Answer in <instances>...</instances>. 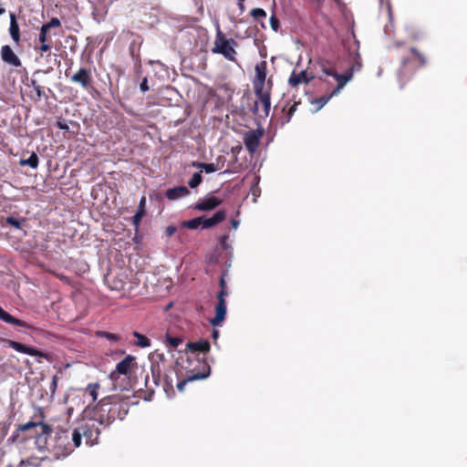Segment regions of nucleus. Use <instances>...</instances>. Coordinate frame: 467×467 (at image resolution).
Instances as JSON below:
<instances>
[{
  "label": "nucleus",
  "instance_id": "de8ad7c7",
  "mask_svg": "<svg viewBox=\"0 0 467 467\" xmlns=\"http://www.w3.org/2000/svg\"><path fill=\"white\" fill-rule=\"evenodd\" d=\"M299 103L298 102H295L287 110V113H286V121H289L291 117L293 116V114L296 112V108H297V105Z\"/></svg>",
  "mask_w": 467,
  "mask_h": 467
},
{
  "label": "nucleus",
  "instance_id": "0eeeda50",
  "mask_svg": "<svg viewBox=\"0 0 467 467\" xmlns=\"http://www.w3.org/2000/svg\"><path fill=\"white\" fill-rule=\"evenodd\" d=\"M426 65V56L417 48L410 47L409 49V55L402 57L400 59V73H405L407 70H410L411 73H413L420 67H423Z\"/></svg>",
  "mask_w": 467,
  "mask_h": 467
},
{
  "label": "nucleus",
  "instance_id": "9b49d317",
  "mask_svg": "<svg viewBox=\"0 0 467 467\" xmlns=\"http://www.w3.org/2000/svg\"><path fill=\"white\" fill-rule=\"evenodd\" d=\"M18 430L21 431L31 430L34 431L38 446H41L42 440L45 435H49L51 431V428L47 424L43 423L42 420L39 421L30 420L25 424L20 425Z\"/></svg>",
  "mask_w": 467,
  "mask_h": 467
},
{
  "label": "nucleus",
  "instance_id": "5fc2aeb1",
  "mask_svg": "<svg viewBox=\"0 0 467 467\" xmlns=\"http://www.w3.org/2000/svg\"><path fill=\"white\" fill-rule=\"evenodd\" d=\"M238 6H239V9H240V13L243 14L244 12V10H245L244 2L238 3Z\"/></svg>",
  "mask_w": 467,
  "mask_h": 467
},
{
  "label": "nucleus",
  "instance_id": "473e14b6",
  "mask_svg": "<svg viewBox=\"0 0 467 467\" xmlns=\"http://www.w3.org/2000/svg\"><path fill=\"white\" fill-rule=\"evenodd\" d=\"M25 222V219L19 220L14 216H8L5 219V223H3V225L8 224L15 227L16 229H22Z\"/></svg>",
  "mask_w": 467,
  "mask_h": 467
},
{
  "label": "nucleus",
  "instance_id": "9d476101",
  "mask_svg": "<svg viewBox=\"0 0 467 467\" xmlns=\"http://www.w3.org/2000/svg\"><path fill=\"white\" fill-rule=\"evenodd\" d=\"M1 342L5 343L6 346H8L9 348L15 349L16 351H17L19 353L26 354V355H29L32 357L42 358L47 361H50V359H51L50 355L48 353L43 352V351H41L37 348H32V347L26 346L20 342L11 340V339H6V338H2Z\"/></svg>",
  "mask_w": 467,
  "mask_h": 467
},
{
  "label": "nucleus",
  "instance_id": "e433bc0d",
  "mask_svg": "<svg viewBox=\"0 0 467 467\" xmlns=\"http://www.w3.org/2000/svg\"><path fill=\"white\" fill-rule=\"evenodd\" d=\"M201 220H202V218L200 216V217L193 218L192 220L184 221L182 223V226H184L188 229H197L200 226L202 227Z\"/></svg>",
  "mask_w": 467,
  "mask_h": 467
},
{
  "label": "nucleus",
  "instance_id": "a878e982",
  "mask_svg": "<svg viewBox=\"0 0 467 467\" xmlns=\"http://www.w3.org/2000/svg\"><path fill=\"white\" fill-rule=\"evenodd\" d=\"M216 161H217L216 164L215 163H205V162H192V166L197 167V168L201 169L202 171H204L206 173H212L220 169V167L218 166V163L220 161L223 162L224 157L219 156L216 159Z\"/></svg>",
  "mask_w": 467,
  "mask_h": 467
},
{
  "label": "nucleus",
  "instance_id": "603ef678",
  "mask_svg": "<svg viewBox=\"0 0 467 467\" xmlns=\"http://www.w3.org/2000/svg\"><path fill=\"white\" fill-rule=\"evenodd\" d=\"M125 287V282L122 280H119L116 282V284L112 286V289L115 290H123Z\"/></svg>",
  "mask_w": 467,
  "mask_h": 467
},
{
  "label": "nucleus",
  "instance_id": "f8f14e48",
  "mask_svg": "<svg viewBox=\"0 0 467 467\" xmlns=\"http://www.w3.org/2000/svg\"><path fill=\"white\" fill-rule=\"evenodd\" d=\"M264 130L261 129L252 130L245 132L244 136V143L249 153L254 154L257 151Z\"/></svg>",
  "mask_w": 467,
  "mask_h": 467
},
{
  "label": "nucleus",
  "instance_id": "f03ea898",
  "mask_svg": "<svg viewBox=\"0 0 467 467\" xmlns=\"http://www.w3.org/2000/svg\"><path fill=\"white\" fill-rule=\"evenodd\" d=\"M129 398L117 397L103 398L95 408V417L99 424L109 426L115 420H123L129 412Z\"/></svg>",
  "mask_w": 467,
  "mask_h": 467
},
{
  "label": "nucleus",
  "instance_id": "58836bf2",
  "mask_svg": "<svg viewBox=\"0 0 467 467\" xmlns=\"http://www.w3.org/2000/svg\"><path fill=\"white\" fill-rule=\"evenodd\" d=\"M202 182V177L201 172H195L193 173L191 180L188 182V185L190 188L194 189L197 186H199Z\"/></svg>",
  "mask_w": 467,
  "mask_h": 467
},
{
  "label": "nucleus",
  "instance_id": "7ed1b4c3",
  "mask_svg": "<svg viewBox=\"0 0 467 467\" xmlns=\"http://www.w3.org/2000/svg\"><path fill=\"white\" fill-rule=\"evenodd\" d=\"M166 358L163 353H153L150 357V374L145 377V387L147 390L152 394L155 387H162V389L169 394L170 391H173L174 379L173 374L169 372L165 373L162 377V372L165 368Z\"/></svg>",
  "mask_w": 467,
  "mask_h": 467
},
{
  "label": "nucleus",
  "instance_id": "338daca9",
  "mask_svg": "<svg viewBox=\"0 0 467 467\" xmlns=\"http://www.w3.org/2000/svg\"><path fill=\"white\" fill-rule=\"evenodd\" d=\"M5 467H12V465H7V466H5Z\"/></svg>",
  "mask_w": 467,
  "mask_h": 467
},
{
  "label": "nucleus",
  "instance_id": "c756f323",
  "mask_svg": "<svg viewBox=\"0 0 467 467\" xmlns=\"http://www.w3.org/2000/svg\"><path fill=\"white\" fill-rule=\"evenodd\" d=\"M335 95H332V91L328 95L321 96L320 98L315 99L312 100V104L316 105L315 112L321 109L329 100L332 97Z\"/></svg>",
  "mask_w": 467,
  "mask_h": 467
},
{
  "label": "nucleus",
  "instance_id": "13d9d810",
  "mask_svg": "<svg viewBox=\"0 0 467 467\" xmlns=\"http://www.w3.org/2000/svg\"><path fill=\"white\" fill-rule=\"evenodd\" d=\"M5 436V431H4V430L2 431V432L0 433V442L4 440Z\"/></svg>",
  "mask_w": 467,
  "mask_h": 467
},
{
  "label": "nucleus",
  "instance_id": "0e129e2a",
  "mask_svg": "<svg viewBox=\"0 0 467 467\" xmlns=\"http://www.w3.org/2000/svg\"><path fill=\"white\" fill-rule=\"evenodd\" d=\"M130 54L134 57V51L132 49L130 50Z\"/></svg>",
  "mask_w": 467,
  "mask_h": 467
},
{
  "label": "nucleus",
  "instance_id": "c85d7f7f",
  "mask_svg": "<svg viewBox=\"0 0 467 467\" xmlns=\"http://www.w3.org/2000/svg\"><path fill=\"white\" fill-rule=\"evenodd\" d=\"M39 159L36 153L33 152L28 159H21L19 161L20 166H29L32 169L38 167Z\"/></svg>",
  "mask_w": 467,
  "mask_h": 467
},
{
  "label": "nucleus",
  "instance_id": "bf43d9fd",
  "mask_svg": "<svg viewBox=\"0 0 467 467\" xmlns=\"http://www.w3.org/2000/svg\"><path fill=\"white\" fill-rule=\"evenodd\" d=\"M5 13V9L3 7H0V16Z\"/></svg>",
  "mask_w": 467,
  "mask_h": 467
},
{
  "label": "nucleus",
  "instance_id": "8fccbe9b",
  "mask_svg": "<svg viewBox=\"0 0 467 467\" xmlns=\"http://www.w3.org/2000/svg\"><path fill=\"white\" fill-rule=\"evenodd\" d=\"M176 231H177L176 226L169 225L165 230L166 236L171 237V235H173L176 233Z\"/></svg>",
  "mask_w": 467,
  "mask_h": 467
},
{
  "label": "nucleus",
  "instance_id": "dca6fc26",
  "mask_svg": "<svg viewBox=\"0 0 467 467\" xmlns=\"http://www.w3.org/2000/svg\"><path fill=\"white\" fill-rule=\"evenodd\" d=\"M0 320H2L5 323L13 325V326H17V327L27 328L36 333H39L42 331L41 329L33 326L32 324H29L26 321H23L21 319H18V318L13 317L8 312H6L2 306H0Z\"/></svg>",
  "mask_w": 467,
  "mask_h": 467
},
{
  "label": "nucleus",
  "instance_id": "f3484780",
  "mask_svg": "<svg viewBox=\"0 0 467 467\" xmlns=\"http://www.w3.org/2000/svg\"><path fill=\"white\" fill-rule=\"evenodd\" d=\"M211 345L207 339H200L195 342H188L186 344L187 356L197 357L198 353H202L203 357L210 351Z\"/></svg>",
  "mask_w": 467,
  "mask_h": 467
},
{
  "label": "nucleus",
  "instance_id": "864d4df0",
  "mask_svg": "<svg viewBox=\"0 0 467 467\" xmlns=\"http://www.w3.org/2000/svg\"><path fill=\"white\" fill-rule=\"evenodd\" d=\"M231 224L233 226L234 229H237L238 225H239V221L238 220H235V219H232L231 220Z\"/></svg>",
  "mask_w": 467,
  "mask_h": 467
},
{
  "label": "nucleus",
  "instance_id": "7c9ffc66",
  "mask_svg": "<svg viewBox=\"0 0 467 467\" xmlns=\"http://www.w3.org/2000/svg\"><path fill=\"white\" fill-rule=\"evenodd\" d=\"M99 388L100 385L99 383H89L85 389V393L90 396L91 402L97 400Z\"/></svg>",
  "mask_w": 467,
  "mask_h": 467
},
{
  "label": "nucleus",
  "instance_id": "4be33fe9",
  "mask_svg": "<svg viewBox=\"0 0 467 467\" xmlns=\"http://www.w3.org/2000/svg\"><path fill=\"white\" fill-rule=\"evenodd\" d=\"M201 218L202 229H208L223 222L226 218V213L224 211L221 210L216 212L210 218H206L205 216H201Z\"/></svg>",
  "mask_w": 467,
  "mask_h": 467
},
{
  "label": "nucleus",
  "instance_id": "a211bd4d",
  "mask_svg": "<svg viewBox=\"0 0 467 467\" xmlns=\"http://www.w3.org/2000/svg\"><path fill=\"white\" fill-rule=\"evenodd\" d=\"M266 68L267 65L265 61H262L255 66V78L254 79V88H259V92H261V89L265 88V82L266 78Z\"/></svg>",
  "mask_w": 467,
  "mask_h": 467
},
{
  "label": "nucleus",
  "instance_id": "c03bdc74",
  "mask_svg": "<svg viewBox=\"0 0 467 467\" xmlns=\"http://www.w3.org/2000/svg\"><path fill=\"white\" fill-rule=\"evenodd\" d=\"M224 275H225V273L223 275H222V276L220 277V280H219L220 291L219 292H223L225 294V296H227L228 291H227V285H226V281L224 279Z\"/></svg>",
  "mask_w": 467,
  "mask_h": 467
},
{
  "label": "nucleus",
  "instance_id": "aec40b11",
  "mask_svg": "<svg viewBox=\"0 0 467 467\" xmlns=\"http://www.w3.org/2000/svg\"><path fill=\"white\" fill-rule=\"evenodd\" d=\"M223 202V200L215 196H208L202 200H200L194 206V209L198 211H211L219 206Z\"/></svg>",
  "mask_w": 467,
  "mask_h": 467
},
{
  "label": "nucleus",
  "instance_id": "bb28decb",
  "mask_svg": "<svg viewBox=\"0 0 467 467\" xmlns=\"http://www.w3.org/2000/svg\"><path fill=\"white\" fill-rule=\"evenodd\" d=\"M132 336L137 338V340L133 343V345L136 347L145 348H149L151 344L150 338L137 331L132 332Z\"/></svg>",
  "mask_w": 467,
  "mask_h": 467
},
{
  "label": "nucleus",
  "instance_id": "2eb2a0df",
  "mask_svg": "<svg viewBox=\"0 0 467 467\" xmlns=\"http://www.w3.org/2000/svg\"><path fill=\"white\" fill-rule=\"evenodd\" d=\"M226 316V301L225 294L223 292H218L217 294V304L215 306V316L211 319L213 327L220 326Z\"/></svg>",
  "mask_w": 467,
  "mask_h": 467
},
{
  "label": "nucleus",
  "instance_id": "72a5a7b5",
  "mask_svg": "<svg viewBox=\"0 0 467 467\" xmlns=\"http://www.w3.org/2000/svg\"><path fill=\"white\" fill-rule=\"evenodd\" d=\"M51 48H52L51 43H45V44L39 43V44H37L36 42L35 46H34L35 51L37 54H39L40 57H44V55L46 53L50 52Z\"/></svg>",
  "mask_w": 467,
  "mask_h": 467
},
{
  "label": "nucleus",
  "instance_id": "f704fd0d",
  "mask_svg": "<svg viewBox=\"0 0 467 467\" xmlns=\"http://www.w3.org/2000/svg\"><path fill=\"white\" fill-rule=\"evenodd\" d=\"M37 41L39 43L45 44V43H51V36H49V30L46 29L43 26H41Z\"/></svg>",
  "mask_w": 467,
  "mask_h": 467
},
{
  "label": "nucleus",
  "instance_id": "3c124183",
  "mask_svg": "<svg viewBox=\"0 0 467 467\" xmlns=\"http://www.w3.org/2000/svg\"><path fill=\"white\" fill-rule=\"evenodd\" d=\"M57 377L54 376L53 379H52V382L50 384V387H49V389H50L52 394L55 393V391L57 389Z\"/></svg>",
  "mask_w": 467,
  "mask_h": 467
},
{
  "label": "nucleus",
  "instance_id": "ddd939ff",
  "mask_svg": "<svg viewBox=\"0 0 467 467\" xmlns=\"http://www.w3.org/2000/svg\"><path fill=\"white\" fill-rule=\"evenodd\" d=\"M70 81L78 84L85 90H89L93 88L91 70L86 67H80L73 76H71Z\"/></svg>",
  "mask_w": 467,
  "mask_h": 467
},
{
  "label": "nucleus",
  "instance_id": "4d7b16f0",
  "mask_svg": "<svg viewBox=\"0 0 467 467\" xmlns=\"http://www.w3.org/2000/svg\"><path fill=\"white\" fill-rule=\"evenodd\" d=\"M402 46H403V44L401 42H395L393 44V47L396 49H400Z\"/></svg>",
  "mask_w": 467,
  "mask_h": 467
},
{
  "label": "nucleus",
  "instance_id": "6ab92c4d",
  "mask_svg": "<svg viewBox=\"0 0 467 467\" xmlns=\"http://www.w3.org/2000/svg\"><path fill=\"white\" fill-rule=\"evenodd\" d=\"M313 78L314 77L307 74L306 70H301L300 72L293 70L291 76L289 77L288 84L292 88H296L300 84H308Z\"/></svg>",
  "mask_w": 467,
  "mask_h": 467
},
{
  "label": "nucleus",
  "instance_id": "6e6d98bb",
  "mask_svg": "<svg viewBox=\"0 0 467 467\" xmlns=\"http://www.w3.org/2000/svg\"><path fill=\"white\" fill-rule=\"evenodd\" d=\"M212 337H213V339H217V338H218V337H219V331H218V330H216V329H213V330Z\"/></svg>",
  "mask_w": 467,
  "mask_h": 467
},
{
  "label": "nucleus",
  "instance_id": "5701e85b",
  "mask_svg": "<svg viewBox=\"0 0 467 467\" xmlns=\"http://www.w3.org/2000/svg\"><path fill=\"white\" fill-rule=\"evenodd\" d=\"M49 460L46 458L30 457L23 460L19 463V467H48Z\"/></svg>",
  "mask_w": 467,
  "mask_h": 467
},
{
  "label": "nucleus",
  "instance_id": "1a4fd4ad",
  "mask_svg": "<svg viewBox=\"0 0 467 467\" xmlns=\"http://www.w3.org/2000/svg\"><path fill=\"white\" fill-rule=\"evenodd\" d=\"M136 358L128 355L121 361L116 365L115 370H113L109 378L112 381H116L120 375L125 376L128 379H130L135 368H137Z\"/></svg>",
  "mask_w": 467,
  "mask_h": 467
},
{
  "label": "nucleus",
  "instance_id": "b1692460",
  "mask_svg": "<svg viewBox=\"0 0 467 467\" xmlns=\"http://www.w3.org/2000/svg\"><path fill=\"white\" fill-rule=\"evenodd\" d=\"M190 193V191L185 186H177L174 188L168 189L165 192V196L169 200H176L184 197Z\"/></svg>",
  "mask_w": 467,
  "mask_h": 467
},
{
  "label": "nucleus",
  "instance_id": "c9c22d12",
  "mask_svg": "<svg viewBox=\"0 0 467 467\" xmlns=\"http://www.w3.org/2000/svg\"><path fill=\"white\" fill-rule=\"evenodd\" d=\"M96 334L99 337L106 338L111 342H119L120 340V336L118 334L107 331H98Z\"/></svg>",
  "mask_w": 467,
  "mask_h": 467
},
{
  "label": "nucleus",
  "instance_id": "cd10ccee",
  "mask_svg": "<svg viewBox=\"0 0 467 467\" xmlns=\"http://www.w3.org/2000/svg\"><path fill=\"white\" fill-rule=\"evenodd\" d=\"M407 35L408 37L414 42L420 41L424 38V32L419 28H416L414 26L408 27L407 28Z\"/></svg>",
  "mask_w": 467,
  "mask_h": 467
},
{
  "label": "nucleus",
  "instance_id": "a19ab883",
  "mask_svg": "<svg viewBox=\"0 0 467 467\" xmlns=\"http://www.w3.org/2000/svg\"><path fill=\"white\" fill-rule=\"evenodd\" d=\"M42 26L50 31L53 27H59L61 26V22L57 17H52L49 22L43 24Z\"/></svg>",
  "mask_w": 467,
  "mask_h": 467
},
{
  "label": "nucleus",
  "instance_id": "393cba45",
  "mask_svg": "<svg viewBox=\"0 0 467 467\" xmlns=\"http://www.w3.org/2000/svg\"><path fill=\"white\" fill-rule=\"evenodd\" d=\"M10 27H9V33L13 39V41L19 45L20 42V31H19V26L16 21V16L14 13H10Z\"/></svg>",
  "mask_w": 467,
  "mask_h": 467
},
{
  "label": "nucleus",
  "instance_id": "680f3d73",
  "mask_svg": "<svg viewBox=\"0 0 467 467\" xmlns=\"http://www.w3.org/2000/svg\"><path fill=\"white\" fill-rule=\"evenodd\" d=\"M360 67H361V64L358 62V63H357V67H358V69Z\"/></svg>",
  "mask_w": 467,
  "mask_h": 467
},
{
  "label": "nucleus",
  "instance_id": "f257e3e1",
  "mask_svg": "<svg viewBox=\"0 0 467 467\" xmlns=\"http://www.w3.org/2000/svg\"><path fill=\"white\" fill-rule=\"evenodd\" d=\"M171 374H173L178 390L182 392L188 383L208 378L211 374V368L205 357L201 358L187 356L186 365H182L178 370L171 369Z\"/></svg>",
  "mask_w": 467,
  "mask_h": 467
},
{
  "label": "nucleus",
  "instance_id": "69168bd1",
  "mask_svg": "<svg viewBox=\"0 0 467 467\" xmlns=\"http://www.w3.org/2000/svg\"><path fill=\"white\" fill-rule=\"evenodd\" d=\"M238 3H243L244 0H237Z\"/></svg>",
  "mask_w": 467,
  "mask_h": 467
},
{
  "label": "nucleus",
  "instance_id": "39448f33",
  "mask_svg": "<svg viewBox=\"0 0 467 467\" xmlns=\"http://www.w3.org/2000/svg\"><path fill=\"white\" fill-rule=\"evenodd\" d=\"M99 426L103 425L99 424V420L94 416V419L82 422L73 430L72 440L79 446L83 438L87 445L97 444L100 434Z\"/></svg>",
  "mask_w": 467,
  "mask_h": 467
},
{
  "label": "nucleus",
  "instance_id": "4468645a",
  "mask_svg": "<svg viewBox=\"0 0 467 467\" xmlns=\"http://www.w3.org/2000/svg\"><path fill=\"white\" fill-rule=\"evenodd\" d=\"M255 96L257 100L254 101L253 111L254 114L259 113V104L262 105V111L264 116H268L271 109V100H270V92L261 89L259 92V88L254 89Z\"/></svg>",
  "mask_w": 467,
  "mask_h": 467
},
{
  "label": "nucleus",
  "instance_id": "37998d69",
  "mask_svg": "<svg viewBox=\"0 0 467 467\" xmlns=\"http://www.w3.org/2000/svg\"><path fill=\"white\" fill-rule=\"evenodd\" d=\"M137 213H141L143 215L146 214V196L145 195H143L140 200Z\"/></svg>",
  "mask_w": 467,
  "mask_h": 467
},
{
  "label": "nucleus",
  "instance_id": "412c9836",
  "mask_svg": "<svg viewBox=\"0 0 467 467\" xmlns=\"http://www.w3.org/2000/svg\"><path fill=\"white\" fill-rule=\"evenodd\" d=\"M1 57L4 62L13 67H18L21 66V60L8 45L1 47Z\"/></svg>",
  "mask_w": 467,
  "mask_h": 467
},
{
  "label": "nucleus",
  "instance_id": "ea45409f",
  "mask_svg": "<svg viewBox=\"0 0 467 467\" xmlns=\"http://www.w3.org/2000/svg\"><path fill=\"white\" fill-rule=\"evenodd\" d=\"M250 16L256 20L264 19L266 17V12L262 8H254L251 10Z\"/></svg>",
  "mask_w": 467,
  "mask_h": 467
},
{
  "label": "nucleus",
  "instance_id": "79ce46f5",
  "mask_svg": "<svg viewBox=\"0 0 467 467\" xmlns=\"http://www.w3.org/2000/svg\"><path fill=\"white\" fill-rule=\"evenodd\" d=\"M145 215L141 214V213H139L136 212L135 215L132 217V224L135 228L136 231L139 230V227L140 225V222L142 220V218L144 217Z\"/></svg>",
  "mask_w": 467,
  "mask_h": 467
},
{
  "label": "nucleus",
  "instance_id": "2f4dec72",
  "mask_svg": "<svg viewBox=\"0 0 467 467\" xmlns=\"http://www.w3.org/2000/svg\"><path fill=\"white\" fill-rule=\"evenodd\" d=\"M183 341V338L181 337H172L169 333H166L164 343L167 347H171L176 348L179 345H181Z\"/></svg>",
  "mask_w": 467,
  "mask_h": 467
},
{
  "label": "nucleus",
  "instance_id": "20e7f679",
  "mask_svg": "<svg viewBox=\"0 0 467 467\" xmlns=\"http://www.w3.org/2000/svg\"><path fill=\"white\" fill-rule=\"evenodd\" d=\"M47 436L45 435L40 447H45L57 460L68 456L75 448L79 447L72 440V432L67 430L57 431L53 438L47 439Z\"/></svg>",
  "mask_w": 467,
  "mask_h": 467
},
{
  "label": "nucleus",
  "instance_id": "09e8293b",
  "mask_svg": "<svg viewBox=\"0 0 467 467\" xmlns=\"http://www.w3.org/2000/svg\"><path fill=\"white\" fill-rule=\"evenodd\" d=\"M140 88L141 92H143V93L147 92L150 89V88L148 86V79H147V78H144L142 79V81H141V83L140 85Z\"/></svg>",
  "mask_w": 467,
  "mask_h": 467
},
{
  "label": "nucleus",
  "instance_id": "423d86ee",
  "mask_svg": "<svg viewBox=\"0 0 467 467\" xmlns=\"http://www.w3.org/2000/svg\"><path fill=\"white\" fill-rule=\"evenodd\" d=\"M236 46L237 42L234 39H227L224 34L218 28L212 52L223 55L229 61L236 62Z\"/></svg>",
  "mask_w": 467,
  "mask_h": 467
},
{
  "label": "nucleus",
  "instance_id": "4c0bfd02",
  "mask_svg": "<svg viewBox=\"0 0 467 467\" xmlns=\"http://www.w3.org/2000/svg\"><path fill=\"white\" fill-rule=\"evenodd\" d=\"M29 86L36 91L37 99H40L41 98L46 97L44 88L39 85L36 79H31Z\"/></svg>",
  "mask_w": 467,
  "mask_h": 467
},
{
  "label": "nucleus",
  "instance_id": "49530a36",
  "mask_svg": "<svg viewBox=\"0 0 467 467\" xmlns=\"http://www.w3.org/2000/svg\"><path fill=\"white\" fill-rule=\"evenodd\" d=\"M270 25L274 31L276 32L279 29V26H280L279 20L274 14L270 17Z\"/></svg>",
  "mask_w": 467,
  "mask_h": 467
},
{
  "label": "nucleus",
  "instance_id": "a18cd8bd",
  "mask_svg": "<svg viewBox=\"0 0 467 467\" xmlns=\"http://www.w3.org/2000/svg\"><path fill=\"white\" fill-rule=\"evenodd\" d=\"M55 126L57 129L62 130H69L68 125L67 124V122L62 118H58L57 119V120L55 123Z\"/></svg>",
  "mask_w": 467,
  "mask_h": 467
},
{
  "label": "nucleus",
  "instance_id": "052dcab7",
  "mask_svg": "<svg viewBox=\"0 0 467 467\" xmlns=\"http://www.w3.org/2000/svg\"><path fill=\"white\" fill-rule=\"evenodd\" d=\"M226 238H227L226 236H223V237L221 238V242H222V243L225 242Z\"/></svg>",
  "mask_w": 467,
  "mask_h": 467
},
{
  "label": "nucleus",
  "instance_id": "e2e57ef3",
  "mask_svg": "<svg viewBox=\"0 0 467 467\" xmlns=\"http://www.w3.org/2000/svg\"><path fill=\"white\" fill-rule=\"evenodd\" d=\"M319 78H320V80H323V81L327 82V79L324 78L323 77H320Z\"/></svg>",
  "mask_w": 467,
  "mask_h": 467
},
{
  "label": "nucleus",
  "instance_id": "6e6552de",
  "mask_svg": "<svg viewBox=\"0 0 467 467\" xmlns=\"http://www.w3.org/2000/svg\"><path fill=\"white\" fill-rule=\"evenodd\" d=\"M320 67L324 76L332 77L337 81V86L333 88L332 95H337L345 85L353 78L355 65L344 74H338L335 67L327 62H322L320 64Z\"/></svg>",
  "mask_w": 467,
  "mask_h": 467
}]
</instances>
